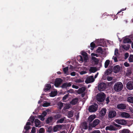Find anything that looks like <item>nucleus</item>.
I'll return each instance as SVG.
<instances>
[{"mask_svg":"<svg viewBox=\"0 0 133 133\" xmlns=\"http://www.w3.org/2000/svg\"><path fill=\"white\" fill-rule=\"evenodd\" d=\"M123 88V85L120 82H118L116 83L114 85L113 88L114 90L117 92L121 91Z\"/></svg>","mask_w":133,"mask_h":133,"instance_id":"1","label":"nucleus"},{"mask_svg":"<svg viewBox=\"0 0 133 133\" xmlns=\"http://www.w3.org/2000/svg\"><path fill=\"white\" fill-rule=\"evenodd\" d=\"M105 97V95L104 93L100 92L97 94L96 99L99 102H102L104 100Z\"/></svg>","mask_w":133,"mask_h":133,"instance_id":"2","label":"nucleus"},{"mask_svg":"<svg viewBox=\"0 0 133 133\" xmlns=\"http://www.w3.org/2000/svg\"><path fill=\"white\" fill-rule=\"evenodd\" d=\"M98 108L97 104L96 103L89 106L88 110L90 112H94L97 111Z\"/></svg>","mask_w":133,"mask_h":133,"instance_id":"3","label":"nucleus"},{"mask_svg":"<svg viewBox=\"0 0 133 133\" xmlns=\"http://www.w3.org/2000/svg\"><path fill=\"white\" fill-rule=\"evenodd\" d=\"M99 123V121L98 119H95L92 123L89 124V128L90 127L94 128L98 125Z\"/></svg>","mask_w":133,"mask_h":133,"instance_id":"4","label":"nucleus"},{"mask_svg":"<svg viewBox=\"0 0 133 133\" xmlns=\"http://www.w3.org/2000/svg\"><path fill=\"white\" fill-rule=\"evenodd\" d=\"M63 126V124H59L57 125L54 126L53 129V131L55 132L60 130L62 128V127Z\"/></svg>","mask_w":133,"mask_h":133,"instance_id":"5","label":"nucleus"},{"mask_svg":"<svg viewBox=\"0 0 133 133\" xmlns=\"http://www.w3.org/2000/svg\"><path fill=\"white\" fill-rule=\"evenodd\" d=\"M106 85L105 83H102L98 85V90L100 91H103L106 89Z\"/></svg>","mask_w":133,"mask_h":133,"instance_id":"6","label":"nucleus"},{"mask_svg":"<svg viewBox=\"0 0 133 133\" xmlns=\"http://www.w3.org/2000/svg\"><path fill=\"white\" fill-rule=\"evenodd\" d=\"M114 121L116 123L122 125H124L126 124L127 123L125 120L123 119H115Z\"/></svg>","mask_w":133,"mask_h":133,"instance_id":"7","label":"nucleus"},{"mask_svg":"<svg viewBox=\"0 0 133 133\" xmlns=\"http://www.w3.org/2000/svg\"><path fill=\"white\" fill-rule=\"evenodd\" d=\"M95 80L92 75L90 76L87 77L85 81V82L87 84L92 82Z\"/></svg>","mask_w":133,"mask_h":133,"instance_id":"8","label":"nucleus"},{"mask_svg":"<svg viewBox=\"0 0 133 133\" xmlns=\"http://www.w3.org/2000/svg\"><path fill=\"white\" fill-rule=\"evenodd\" d=\"M116 114V113L115 111L111 110L109 112L108 116L110 118H112L115 117Z\"/></svg>","mask_w":133,"mask_h":133,"instance_id":"9","label":"nucleus"},{"mask_svg":"<svg viewBox=\"0 0 133 133\" xmlns=\"http://www.w3.org/2000/svg\"><path fill=\"white\" fill-rule=\"evenodd\" d=\"M127 88L129 90L133 89V82L130 81L127 83L126 85Z\"/></svg>","mask_w":133,"mask_h":133,"instance_id":"10","label":"nucleus"},{"mask_svg":"<svg viewBox=\"0 0 133 133\" xmlns=\"http://www.w3.org/2000/svg\"><path fill=\"white\" fill-rule=\"evenodd\" d=\"M62 82V80L60 78H57L56 79L55 86L57 87H59Z\"/></svg>","mask_w":133,"mask_h":133,"instance_id":"11","label":"nucleus"},{"mask_svg":"<svg viewBox=\"0 0 133 133\" xmlns=\"http://www.w3.org/2000/svg\"><path fill=\"white\" fill-rule=\"evenodd\" d=\"M72 84V82H69L68 83L65 82L63 83L61 87L62 88H66L68 89V87H70Z\"/></svg>","mask_w":133,"mask_h":133,"instance_id":"12","label":"nucleus"},{"mask_svg":"<svg viewBox=\"0 0 133 133\" xmlns=\"http://www.w3.org/2000/svg\"><path fill=\"white\" fill-rule=\"evenodd\" d=\"M117 108L118 109H126V106L124 104H119L117 105Z\"/></svg>","mask_w":133,"mask_h":133,"instance_id":"13","label":"nucleus"},{"mask_svg":"<svg viewBox=\"0 0 133 133\" xmlns=\"http://www.w3.org/2000/svg\"><path fill=\"white\" fill-rule=\"evenodd\" d=\"M120 70V66L118 65H117L114 67L112 71L116 73L119 72Z\"/></svg>","mask_w":133,"mask_h":133,"instance_id":"14","label":"nucleus"},{"mask_svg":"<svg viewBox=\"0 0 133 133\" xmlns=\"http://www.w3.org/2000/svg\"><path fill=\"white\" fill-rule=\"evenodd\" d=\"M95 115H91L88 118V121L89 123H91L95 118Z\"/></svg>","mask_w":133,"mask_h":133,"instance_id":"15","label":"nucleus"},{"mask_svg":"<svg viewBox=\"0 0 133 133\" xmlns=\"http://www.w3.org/2000/svg\"><path fill=\"white\" fill-rule=\"evenodd\" d=\"M121 115L122 117H125V118L129 117L130 116V115L129 114L125 112H122L121 114Z\"/></svg>","mask_w":133,"mask_h":133,"instance_id":"16","label":"nucleus"},{"mask_svg":"<svg viewBox=\"0 0 133 133\" xmlns=\"http://www.w3.org/2000/svg\"><path fill=\"white\" fill-rule=\"evenodd\" d=\"M51 87V86L50 84H46L45 88L44 89L45 91H46L49 90Z\"/></svg>","mask_w":133,"mask_h":133,"instance_id":"17","label":"nucleus"},{"mask_svg":"<svg viewBox=\"0 0 133 133\" xmlns=\"http://www.w3.org/2000/svg\"><path fill=\"white\" fill-rule=\"evenodd\" d=\"M78 101V99L77 98H75L72 99L70 102L71 104L73 105H75L77 104Z\"/></svg>","mask_w":133,"mask_h":133,"instance_id":"18","label":"nucleus"},{"mask_svg":"<svg viewBox=\"0 0 133 133\" xmlns=\"http://www.w3.org/2000/svg\"><path fill=\"white\" fill-rule=\"evenodd\" d=\"M107 111V109L105 108H103L100 112V114L102 116H104Z\"/></svg>","mask_w":133,"mask_h":133,"instance_id":"19","label":"nucleus"},{"mask_svg":"<svg viewBox=\"0 0 133 133\" xmlns=\"http://www.w3.org/2000/svg\"><path fill=\"white\" fill-rule=\"evenodd\" d=\"M105 129L106 130H115V128L114 126L110 125V126L106 127Z\"/></svg>","mask_w":133,"mask_h":133,"instance_id":"20","label":"nucleus"},{"mask_svg":"<svg viewBox=\"0 0 133 133\" xmlns=\"http://www.w3.org/2000/svg\"><path fill=\"white\" fill-rule=\"evenodd\" d=\"M82 127L84 129H87L88 128V124L86 122L84 121L82 124Z\"/></svg>","mask_w":133,"mask_h":133,"instance_id":"21","label":"nucleus"},{"mask_svg":"<svg viewBox=\"0 0 133 133\" xmlns=\"http://www.w3.org/2000/svg\"><path fill=\"white\" fill-rule=\"evenodd\" d=\"M85 90V88L84 87H82L79 88L78 90L77 93L78 94H80L81 93H83Z\"/></svg>","mask_w":133,"mask_h":133,"instance_id":"22","label":"nucleus"},{"mask_svg":"<svg viewBox=\"0 0 133 133\" xmlns=\"http://www.w3.org/2000/svg\"><path fill=\"white\" fill-rule=\"evenodd\" d=\"M97 70V68L96 67H90L89 69V71L91 72L94 73Z\"/></svg>","mask_w":133,"mask_h":133,"instance_id":"23","label":"nucleus"},{"mask_svg":"<svg viewBox=\"0 0 133 133\" xmlns=\"http://www.w3.org/2000/svg\"><path fill=\"white\" fill-rule=\"evenodd\" d=\"M35 126L36 127H38L40 124V121L38 119H36L34 121Z\"/></svg>","mask_w":133,"mask_h":133,"instance_id":"24","label":"nucleus"},{"mask_svg":"<svg viewBox=\"0 0 133 133\" xmlns=\"http://www.w3.org/2000/svg\"><path fill=\"white\" fill-rule=\"evenodd\" d=\"M91 59L95 62V64L97 65L98 63V60L96 57H92Z\"/></svg>","mask_w":133,"mask_h":133,"instance_id":"25","label":"nucleus"},{"mask_svg":"<svg viewBox=\"0 0 133 133\" xmlns=\"http://www.w3.org/2000/svg\"><path fill=\"white\" fill-rule=\"evenodd\" d=\"M62 115L60 114H56L53 116L54 118L55 119H58L60 118L61 117Z\"/></svg>","mask_w":133,"mask_h":133,"instance_id":"26","label":"nucleus"},{"mask_svg":"<svg viewBox=\"0 0 133 133\" xmlns=\"http://www.w3.org/2000/svg\"><path fill=\"white\" fill-rule=\"evenodd\" d=\"M123 42V43H131V41L130 39L128 38H125L124 39Z\"/></svg>","mask_w":133,"mask_h":133,"instance_id":"27","label":"nucleus"},{"mask_svg":"<svg viewBox=\"0 0 133 133\" xmlns=\"http://www.w3.org/2000/svg\"><path fill=\"white\" fill-rule=\"evenodd\" d=\"M65 119V117H64L63 118H61V119L58 120L56 122V123L57 124L59 123H62Z\"/></svg>","mask_w":133,"mask_h":133,"instance_id":"28","label":"nucleus"},{"mask_svg":"<svg viewBox=\"0 0 133 133\" xmlns=\"http://www.w3.org/2000/svg\"><path fill=\"white\" fill-rule=\"evenodd\" d=\"M127 101L128 102L133 103V97L131 96L128 97Z\"/></svg>","mask_w":133,"mask_h":133,"instance_id":"29","label":"nucleus"},{"mask_svg":"<svg viewBox=\"0 0 133 133\" xmlns=\"http://www.w3.org/2000/svg\"><path fill=\"white\" fill-rule=\"evenodd\" d=\"M110 63V60L109 59L105 61L104 63V67L105 68H107Z\"/></svg>","mask_w":133,"mask_h":133,"instance_id":"30","label":"nucleus"},{"mask_svg":"<svg viewBox=\"0 0 133 133\" xmlns=\"http://www.w3.org/2000/svg\"><path fill=\"white\" fill-rule=\"evenodd\" d=\"M112 71V69L111 68H110L109 69L106 70V74L107 75H108L111 73Z\"/></svg>","mask_w":133,"mask_h":133,"instance_id":"31","label":"nucleus"},{"mask_svg":"<svg viewBox=\"0 0 133 133\" xmlns=\"http://www.w3.org/2000/svg\"><path fill=\"white\" fill-rule=\"evenodd\" d=\"M57 95V91H51L50 93V96L52 97H54L56 96Z\"/></svg>","mask_w":133,"mask_h":133,"instance_id":"32","label":"nucleus"},{"mask_svg":"<svg viewBox=\"0 0 133 133\" xmlns=\"http://www.w3.org/2000/svg\"><path fill=\"white\" fill-rule=\"evenodd\" d=\"M53 119L52 117H48L46 120V123L47 124H49L50 123L52 120Z\"/></svg>","mask_w":133,"mask_h":133,"instance_id":"33","label":"nucleus"},{"mask_svg":"<svg viewBox=\"0 0 133 133\" xmlns=\"http://www.w3.org/2000/svg\"><path fill=\"white\" fill-rule=\"evenodd\" d=\"M97 52L99 53H102L103 52V49L102 48L98 47L96 50Z\"/></svg>","mask_w":133,"mask_h":133,"instance_id":"34","label":"nucleus"},{"mask_svg":"<svg viewBox=\"0 0 133 133\" xmlns=\"http://www.w3.org/2000/svg\"><path fill=\"white\" fill-rule=\"evenodd\" d=\"M129 62H133V55H130L128 58Z\"/></svg>","mask_w":133,"mask_h":133,"instance_id":"35","label":"nucleus"},{"mask_svg":"<svg viewBox=\"0 0 133 133\" xmlns=\"http://www.w3.org/2000/svg\"><path fill=\"white\" fill-rule=\"evenodd\" d=\"M130 131L127 129H124L122 131V133H129Z\"/></svg>","mask_w":133,"mask_h":133,"instance_id":"36","label":"nucleus"},{"mask_svg":"<svg viewBox=\"0 0 133 133\" xmlns=\"http://www.w3.org/2000/svg\"><path fill=\"white\" fill-rule=\"evenodd\" d=\"M47 131L49 133H51L53 131L52 128L51 126L49 127L48 128L47 130Z\"/></svg>","mask_w":133,"mask_h":133,"instance_id":"37","label":"nucleus"},{"mask_svg":"<svg viewBox=\"0 0 133 133\" xmlns=\"http://www.w3.org/2000/svg\"><path fill=\"white\" fill-rule=\"evenodd\" d=\"M90 46L91 47V49L93 50L95 46V45L94 42H91L90 44Z\"/></svg>","mask_w":133,"mask_h":133,"instance_id":"38","label":"nucleus"},{"mask_svg":"<svg viewBox=\"0 0 133 133\" xmlns=\"http://www.w3.org/2000/svg\"><path fill=\"white\" fill-rule=\"evenodd\" d=\"M122 47L125 50H127L129 49V46L128 45H123Z\"/></svg>","mask_w":133,"mask_h":133,"instance_id":"39","label":"nucleus"},{"mask_svg":"<svg viewBox=\"0 0 133 133\" xmlns=\"http://www.w3.org/2000/svg\"><path fill=\"white\" fill-rule=\"evenodd\" d=\"M35 119V118L34 117L31 116L30 117V119H28V121H30L33 123H34Z\"/></svg>","mask_w":133,"mask_h":133,"instance_id":"40","label":"nucleus"},{"mask_svg":"<svg viewBox=\"0 0 133 133\" xmlns=\"http://www.w3.org/2000/svg\"><path fill=\"white\" fill-rule=\"evenodd\" d=\"M131 73V71L130 69H128L127 70L126 75L127 76L130 75Z\"/></svg>","mask_w":133,"mask_h":133,"instance_id":"41","label":"nucleus"},{"mask_svg":"<svg viewBox=\"0 0 133 133\" xmlns=\"http://www.w3.org/2000/svg\"><path fill=\"white\" fill-rule=\"evenodd\" d=\"M50 103L48 102H46L43 103V107H47L50 105Z\"/></svg>","mask_w":133,"mask_h":133,"instance_id":"42","label":"nucleus"},{"mask_svg":"<svg viewBox=\"0 0 133 133\" xmlns=\"http://www.w3.org/2000/svg\"><path fill=\"white\" fill-rule=\"evenodd\" d=\"M63 103L62 102H60L58 104V106L60 109H61L63 106Z\"/></svg>","mask_w":133,"mask_h":133,"instance_id":"43","label":"nucleus"},{"mask_svg":"<svg viewBox=\"0 0 133 133\" xmlns=\"http://www.w3.org/2000/svg\"><path fill=\"white\" fill-rule=\"evenodd\" d=\"M68 70V67H66L63 68V71L65 74H66Z\"/></svg>","mask_w":133,"mask_h":133,"instance_id":"44","label":"nucleus"},{"mask_svg":"<svg viewBox=\"0 0 133 133\" xmlns=\"http://www.w3.org/2000/svg\"><path fill=\"white\" fill-rule=\"evenodd\" d=\"M45 132V129L43 128H41L39 130V133H44Z\"/></svg>","mask_w":133,"mask_h":133,"instance_id":"45","label":"nucleus"},{"mask_svg":"<svg viewBox=\"0 0 133 133\" xmlns=\"http://www.w3.org/2000/svg\"><path fill=\"white\" fill-rule=\"evenodd\" d=\"M24 129H25L26 131H27L29 130L31 128L29 126H28L26 125L25 127H24Z\"/></svg>","mask_w":133,"mask_h":133,"instance_id":"46","label":"nucleus"},{"mask_svg":"<svg viewBox=\"0 0 133 133\" xmlns=\"http://www.w3.org/2000/svg\"><path fill=\"white\" fill-rule=\"evenodd\" d=\"M69 95V94H66L63 97V102H64L65 100H66V98L68 97Z\"/></svg>","mask_w":133,"mask_h":133,"instance_id":"47","label":"nucleus"},{"mask_svg":"<svg viewBox=\"0 0 133 133\" xmlns=\"http://www.w3.org/2000/svg\"><path fill=\"white\" fill-rule=\"evenodd\" d=\"M71 105L70 104H67L66 105L64 108L65 109H68L70 108Z\"/></svg>","mask_w":133,"mask_h":133,"instance_id":"48","label":"nucleus"},{"mask_svg":"<svg viewBox=\"0 0 133 133\" xmlns=\"http://www.w3.org/2000/svg\"><path fill=\"white\" fill-rule=\"evenodd\" d=\"M68 115L70 117H72L73 116V113L72 111H70L68 113Z\"/></svg>","mask_w":133,"mask_h":133,"instance_id":"49","label":"nucleus"},{"mask_svg":"<svg viewBox=\"0 0 133 133\" xmlns=\"http://www.w3.org/2000/svg\"><path fill=\"white\" fill-rule=\"evenodd\" d=\"M109 97H107L105 99V101L106 102V103L107 104H108L110 102V100L109 99Z\"/></svg>","mask_w":133,"mask_h":133,"instance_id":"50","label":"nucleus"},{"mask_svg":"<svg viewBox=\"0 0 133 133\" xmlns=\"http://www.w3.org/2000/svg\"><path fill=\"white\" fill-rule=\"evenodd\" d=\"M36 132V128L35 127H33L31 131L32 133H35Z\"/></svg>","mask_w":133,"mask_h":133,"instance_id":"51","label":"nucleus"},{"mask_svg":"<svg viewBox=\"0 0 133 133\" xmlns=\"http://www.w3.org/2000/svg\"><path fill=\"white\" fill-rule=\"evenodd\" d=\"M112 59H114V62H118V61L117 60V58L116 57H114L113 56L112 57Z\"/></svg>","mask_w":133,"mask_h":133,"instance_id":"52","label":"nucleus"},{"mask_svg":"<svg viewBox=\"0 0 133 133\" xmlns=\"http://www.w3.org/2000/svg\"><path fill=\"white\" fill-rule=\"evenodd\" d=\"M81 55L84 57L87 55V53L83 51L82 52Z\"/></svg>","mask_w":133,"mask_h":133,"instance_id":"53","label":"nucleus"},{"mask_svg":"<svg viewBox=\"0 0 133 133\" xmlns=\"http://www.w3.org/2000/svg\"><path fill=\"white\" fill-rule=\"evenodd\" d=\"M76 82L77 83H81V82H83V80H82L81 79H77V80L76 81Z\"/></svg>","mask_w":133,"mask_h":133,"instance_id":"54","label":"nucleus"},{"mask_svg":"<svg viewBox=\"0 0 133 133\" xmlns=\"http://www.w3.org/2000/svg\"><path fill=\"white\" fill-rule=\"evenodd\" d=\"M118 50L117 49H116L115 51L114 55H116L117 54H118Z\"/></svg>","mask_w":133,"mask_h":133,"instance_id":"55","label":"nucleus"},{"mask_svg":"<svg viewBox=\"0 0 133 133\" xmlns=\"http://www.w3.org/2000/svg\"><path fill=\"white\" fill-rule=\"evenodd\" d=\"M72 87L73 88H75L76 89H77L79 87L78 86L75 85L74 84H73L72 85Z\"/></svg>","mask_w":133,"mask_h":133,"instance_id":"56","label":"nucleus"},{"mask_svg":"<svg viewBox=\"0 0 133 133\" xmlns=\"http://www.w3.org/2000/svg\"><path fill=\"white\" fill-rule=\"evenodd\" d=\"M107 79L108 81H110L112 79V78L111 77L108 76L107 77Z\"/></svg>","mask_w":133,"mask_h":133,"instance_id":"57","label":"nucleus"},{"mask_svg":"<svg viewBox=\"0 0 133 133\" xmlns=\"http://www.w3.org/2000/svg\"><path fill=\"white\" fill-rule=\"evenodd\" d=\"M129 54L127 52H126L125 54V59H126L129 56Z\"/></svg>","mask_w":133,"mask_h":133,"instance_id":"58","label":"nucleus"},{"mask_svg":"<svg viewBox=\"0 0 133 133\" xmlns=\"http://www.w3.org/2000/svg\"><path fill=\"white\" fill-rule=\"evenodd\" d=\"M74 91L72 89H70L69 90H67V92H70V93H72Z\"/></svg>","mask_w":133,"mask_h":133,"instance_id":"59","label":"nucleus"},{"mask_svg":"<svg viewBox=\"0 0 133 133\" xmlns=\"http://www.w3.org/2000/svg\"><path fill=\"white\" fill-rule=\"evenodd\" d=\"M124 65L126 67H128L129 66V64L127 62H125L124 63Z\"/></svg>","mask_w":133,"mask_h":133,"instance_id":"60","label":"nucleus"},{"mask_svg":"<svg viewBox=\"0 0 133 133\" xmlns=\"http://www.w3.org/2000/svg\"><path fill=\"white\" fill-rule=\"evenodd\" d=\"M91 133H101L99 130H95L92 132Z\"/></svg>","mask_w":133,"mask_h":133,"instance_id":"61","label":"nucleus"},{"mask_svg":"<svg viewBox=\"0 0 133 133\" xmlns=\"http://www.w3.org/2000/svg\"><path fill=\"white\" fill-rule=\"evenodd\" d=\"M87 73V72L86 71H83L81 72L80 73V74L81 75H83V74H85Z\"/></svg>","mask_w":133,"mask_h":133,"instance_id":"62","label":"nucleus"},{"mask_svg":"<svg viewBox=\"0 0 133 133\" xmlns=\"http://www.w3.org/2000/svg\"><path fill=\"white\" fill-rule=\"evenodd\" d=\"M70 75L72 76H74L76 75V72H72L71 73Z\"/></svg>","mask_w":133,"mask_h":133,"instance_id":"63","label":"nucleus"},{"mask_svg":"<svg viewBox=\"0 0 133 133\" xmlns=\"http://www.w3.org/2000/svg\"><path fill=\"white\" fill-rule=\"evenodd\" d=\"M84 58L85 61H87V60L88 58V57L87 55L84 56Z\"/></svg>","mask_w":133,"mask_h":133,"instance_id":"64","label":"nucleus"}]
</instances>
